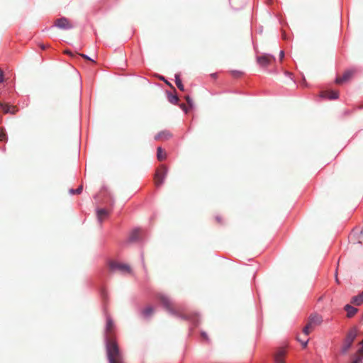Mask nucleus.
Wrapping results in <instances>:
<instances>
[{"mask_svg": "<svg viewBox=\"0 0 363 363\" xmlns=\"http://www.w3.org/2000/svg\"><path fill=\"white\" fill-rule=\"evenodd\" d=\"M106 349L109 363H124L123 355L120 351L118 344L111 337L106 340Z\"/></svg>", "mask_w": 363, "mask_h": 363, "instance_id": "obj_1", "label": "nucleus"}, {"mask_svg": "<svg viewBox=\"0 0 363 363\" xmlns=\"http://www.w3.org/2000/svg\"><path fill=\"white\" fill-rule=\"evenodd\" d=\"M323 322L321 315L317 314L311 315L307 324L303 329V332L306 335H308L316 327L320 325Z\"/></svg>", "mask_w": 363, "mask_h": 363, "instance_id": "obj_2", "label": "nucleus"}, {"mask_svg": "<svg viewBox=\"0 0 363 363\" xmlns=\"http://www.w3.org/2000/svg\"><path fill=\"white\" fill-rule=\"evenodd\" d=\"M158 298L168 311L173 314H177L179 313V308L171 301L168 296L163 294H160L158 295Z\"/></svg>", "mask_w": 363, "mask_h": 363, "instance_id": "obj_3", "label": "nucleus"}, {"mask_svg": "<svg viewBox=\"0 0 363 363\" xmlns=\"http://www.w3.org/2000/svg\"><path fill=\"white\" fill-rule=\"evenodd\" d=\"M357 335V330L356 328H352L351 330H349L342 347V353H346L349 350Z\"/></svg>", "mask_w": 363, "mask_h": 363, "instance_id": "obj_4", "label": "nucleus"}, {"mask_svg": "<svg viewBox=\"0 0 363 363\" xmlns=\"http://www.w3.org/2000/svg\"><path fill=\"white\" fill-rule=\"evenodd\" d=\"M167 174V168L166 166L161 165L158 167L154 177L155 184L157 187L160 186L163 184Z\"/></svg>", "mask_w": 363, "mask_h": 363, "instance_id": "obj_5", "label": "nucleus"}, {"mask_svg": "<svg viewBox=\"0 0 363 363\" xmlns=\"http://www.w3.org/2000/svg\"><path fill=\"white\" fill-rule=\"evenodd\" d=\"M109 269L111 272L119 271L124 274H130L132 270L128 264L111 261L108 264Z\"/></svg>", "mask_w": 363, "mask_h": 363, "instance_id": "obj_6", "label": "nucleus"}, {"mask_svg": "<svg viewBox=\"0 0 363 363\" xmlns=\"http://www.w3.org/2000/svg\"><path fill=\"white\" fill-rule=\"evenodd\" d=\"M257 63L262 67H267L275 61V57L269 54H264L257 57Z\"/></svg>", "mask_w": 363, "mask_h": 363, "instance_id": "obj_7", "label": "nucleus"}, {"mask_svg": "<svg viewBox=\"0 0 363 363\" xmlns=\"http://www.w3.org/2000/svg\"><path fill=\"white\" fill-rule=\"evenodd\" d=\"M354 73H355L354 69L346 70L343 73L342 77H338L336 78L335 83L337 84H341L348 82L354 76Z\"/></svg>", "mask_w": 363, "mask_h": 363, "instance_id": "obj_8", "label": "nucleus"}, {"mask_svg": "<svg viewBox=\"0 0 363 363\" xmlns=\"http://www.w3.org/2000/svg\"><path fill=\"white\" fill-rule=\"evenodd\" d=\"M55 26L60 29H70L72 28V25L69 19L65 17H62L57 19L55 21Z\"/></svg>", "mask_w": 363, "mask_h": 363, "instance_id": "obj_9", "label": "nucleus"}, {"mask_svg": "<svg viewBox=\"0 0 363 363\" xmlns=\"http://www.w3.org/2000/svg\"><path fill=\"white\" fill-rule=\"evenodd\" d=\"M320 96L322 98H326L328 99H337L339 97L338 91L330 90V91H323L320 94Z\"/></svg>", "mask_w": 363, "mask_h": 363, "instance_id": "obj_10", "label": "nucleus"}, {"mask_svg": "<svg viewBox=\"0 0 363 363\" xmlns=\"http://www.w3.org/2000/svg\"><path fill=\"white\" fill-rule=\"evenodd\" d=\"M286 354V351L284 349L280 348L278 350L274 355L275 363H284V357Z\"/></svg>", "mask_w": 363, "mask_h": 363, "instance_id": "obj_11", "label": "nucleus"}, {"mask_svg": "<svg viewBox=\"0 0 363 363\" xmlns=\"http://www.w3.org/2000/svg\"><path fill=\"white\" fill-rule=\"evenodd\" d=\"M172 133L168 130H163L155 136L156 140H167L172 137Z\"/></svg>", "mask_w": 363, "mask_h": 363, "instance_id": "obj_12", "label": "nucleus"}, {"mask_svg": "<svg viewBox=\"0 0 363 363\" xmlns=\"http://www.w3.org/2000/svg\"><path fill=\"white\" fill-rule=\"evenodd\" d=\"M154 312L155 308L151 306H148L141 311V315L144 318H150L154 314Z\"/></svg>", "mask_w": 363, "mask_h": 363, "instance_id": "obj_13", "label": "nucleus"}, {"mask_svg": "<svg viewBox=\"0 0 363 363\" xmlns=\"http://www.w3.org/2000/svg\"><path fill=\"white\" fill-rule=\"evenodd\" d=\"M0 106L4 113H11L12 114H15L17 111L16 106H11L6 104L0 103Z\"/></svg>", "mask_w": 363, "mask_h": 363, "instance_id": "obj_14", "label": "nucleus"}, {"mask_svg": "<svg viewBox=\"0 0 363 363\" xmlns=\"http://www.w3.org/2000/svg\"><path fill=\"white\" fill-rule=\"evenodd\" d=\"M141 234V230L140 229L133 230L130 235H129V241L130 242H135L139 240Z\"/></svg>", "mask_w": 363, "mask_h": 363, "instance_id": "obj_15", "label": "nucleus"}, {"mask_svg": "<svg viewBox=\"0 0 363 363\" xmlns=\"http://www.w3.org/2000/svg\"><path fill=\"white\" fill-rule=\"evenodd\" d=\"M344 309L347 311V317L352 318L353 317L357 312L358 309L347 304L345 306Z\"/></svg>", "mask_w": 363, "mask_h": 363, "instance_id": "obj_16", "label": "nucleus"}, {"mask_svg": "<svg viewBox=\"0 0 363 363\" xmlns=\"http://www.w3.org/2000/svg\"><path fill=\"white\" fill-rule=\"evenodd\" d=\"M351 303L355 306H360L363 303V291L357 296H353Z\"/></svg>", "mask_w": 363, "mask_h": 363, "instance_id": "obj_17", "label": "nucleus"}, {"mask_svg": "<svg viewBox=\"0 0 363 363\" xmlns=\"http://www.w3.org/2000/svg\"><path fill=\"white\" fill-rule=\"evenodd\" d=\"M96 214L98 220L101 223L102 220L108 216V212L107 210L101 208L97 210Z\"/></svg>", "mask_w": 363, "mask_h": 363, "instance_id": "obj_18", "label": "nucleus"}, {"mask_svg": "<svg viewBox=\"0 0 363 363\" xmlns=\"http://www.w3.org/2000/svg\"><path fill=\"white\" fill-rule=\"evenodd\" d=\"M157 157L160 161H163L167 157L166 152L161 147H158L157 149Z\"/></svg>", "mask_w": 363, "mask_h": 363, "instance_id": "obj_19", "label": "nucleus"}, {"mask_svg": "<svg viewBox=\"0 0 363 363\" xmlns=\"http://www.w3.org/2000/svg\"><path fill=\"white\" fill-rule=\"evenodd\" d=\"M113 330V322L111 318H108L107 321H106V333L111 334L112 333Z\"/></svg>", "mask_w": 363, "mask_h": 363, "instance_id": "obj_20", "label": "nucleus"}, {"mask_svg": "<svg viewBox=\"0 0 363 363\" xmlns=\"http://www.w3.org/2000/svg\"><path fill=\"white\" fill-rule=\"evenodd\" d=\"M175 83H176V85L178 87V89L181 91H184V86L182 82V80L180 79L179 78V74H176L175 75Z\"/></svg>", "mask_w": 363, "mask_h": 363, "instance_id": "obj_21", "label": "nucleus"}, {"mask_svg": "<svg viewBox=\"0 0 363 363\" xmlns=\"http://www.w3.org/2000/svg\"><path fill=\"white\" fill-rule=\"evenodd\" d=\"M363 361V351L359 350L352 363H359Z\"/></svg>", "mask_w": 363, "mask_h": 363, "instance_id": "obj_22", "label": "nucleus"}, {"mask_svg": "<svg viewBox=\"0 0 363 363\" xmlns=\"http://www.w3.org/2000/svg\"><path fill=\"white\" fill-rule=\"evenodd\" d=\"M169 101L172 103V104H177L179 101V99L177 96L175 95H169Z\"/></svg>", "mask_w": 363, "mask_h": 363, "instance_id": "obj_23", "label": "nucleus"}, {"mask_svg": "<svg viewBox=\"0 0 363 363\" xmlns=\"http://www.w3.org/2000/svg\"><path fill=\"white\" fill-rule=\"evenodd\" d=\"M82 189H83V186L82 185L79 186L77 189L74 190V189H70V193L72 194H79L82 193Z\"/></svg>", "mask_w": 363, "mask_h": 363, "instance_id": "obj_24", "label": "nucleus"}, {"mask_svg": "<svg viewBox=\"0 0 363 363\" xmlns=\"http://www.w3.org/2000/svg\"><path fill=\"white\" fill-rule=\"evenodd\" d=\"M185 99L188 104V106L189 107V108H193V106H194V103H193V101L192 99L189 97V96H185Z\"/></svg>", "mask_w": 363, "mask_h": 363, "instance_id": "obj_25", "label": "nucleus"}, {"mask_svg": "<svg viewBox=\"0 0 363 363\" xmlns=\"http://www.w3.org/2000/svg\"><path fill=\"white\" fill-rule=\"evenodd\" d=\"M6 140V136L5 133L2 129L0 128V140L4 141Z\"/></svg>", "mask_w": 363, "mask_h": 363, "instance_id": "obj_26", "label": "nucleus"}, {"mask_svg": "<svg viewBox=\"0 0 363 363\" xmlns=\"http://www.w3.org/2000/svg\"><path fill=\"white\" fill-rule=\"evenodd\" d=\"M79 56H81L82 57H83L85 60L91 61L95 63V61L94 60L91 59L90 57H89L87 55H86L84 54H79Z\"/></svg>", "mask_w": 363, "mask_h": 363, "instance_id": "obj_27", "label": "nucleus"}, {"mask_svg": "<svg viewBox=\"0 0 363 363\" xmlns=\"http://www.w3.org/2000/svg\"><path fill=\"white\" fill-rule=\"evenodd\" d=\"M232 74L234 77H238L242 74V72L240 71H232Z\"/></svg>", "mask_w": 363, "mask_h": 363, "instance_id": "obj_28", "label": "nucleus"}, {"mask_svg": "<svg viewBox=\"0 0 363 363\" xmlns=\"http://www.w3.org/2000/svg\"><path fill=\"white\" fill-rule=\"evenodd\" d=\"M4 80V72L0 69V83L3 82Z\"/></svg>", "mask_w": 363, "mask_h": 363, "instance_id": "obj_29", "label": "nucleus"}, {"mask_svg": "<svg viewBox=\"0 0 363 363\" xmlns=\"http://www.w3.org/2000/svg\"><path fill=\"white\" fill-rule=\"evenodd\" d=\"M180 106L182 108V110H184L186 113H187L189 111V110L190 109L189 108H188L187 106L184 104H181Z\"/></svg>", "mask_w": 363, "mask_h": 363, "instance_id": "obj_30", "label": "nucleus"}, {"mask_svg": "<svg viewBox=\"0 0 363 363\" xmlns=\"http://www.w3.org/2000/svg\"><path fill=\"white\" fill-rule=\"evenodd\" d=\"M64 53L67 54V55H69L71 57H74V55L71 51H69L68 50H65Z\"/></svg>", "mask_w": 363, "mask_h": 363, "instance_id": "obj_31", "label": "nucleus"}, {"mask_svg": "<svg viewBox=\"0 0 363 363\" xmlns=\"http://www.w3.org/2000/svg\"><path fill=\"white\" fill-rule=\"evenodd\" d=\"M298 340L300 341L303 345V347H306L307 346V344H308V340H306V341H301V340H299L298 338Z\"/></svg>", "mask_w": 363, "mask_h": 363, "instance_id": "obj_32", "label": "nucleus"}, {"mask_svg": "<svg viewBox=\"0 0 363 363\" xmlns=\"http://www.w3.org/2000/svg\"><path fill=\"white\" fill-rule=\"evenodd\" d=\"M284 57V52L283 50H281L279 52V58H280V60H282Z\"/></svg>", "mask_w": 363, "mask_h": 363, "instance_id": "obj_33", "label": "nucleus"}, {"mask_svg": "<svg viewBox=\"0 0 363 363\" xmlns=\"http://www.w3.org/2000/svg\"><path fill=\"white\" fill-rule=\"evenodd\" d=\"M40 48L43 49V50H45L46 48H48V45H45L44 44H41L40 45Z\"/></svg>", "mask_w": 363, "mask_h": 363, "instance_id": "obj_34", "label": "nucleus"}, {"mask_svg": "<svg viewBox=\"0 0 363 363\" xmlns=\"http://www.w3.org/2000/svg\"><path fill=\"white\" fill-rule=\"evenodd\" d=\"M216 220H217V222H218V223H220V222H221V218H220V217L217 216V217L216 218Z\"/></svg>", "mask_w": 363, "mask_h": 363, "instance_id": "obj_35", "label": "nucleus"}, {"mask_svg": "<svg viewBox=\"0 0 363 363\" xmlns=\"http://www.w3.org/2000/svg\"><path fill=\"white\" fill-rule=\"evenodd\" d=\"M201 336H202L204 339H207L206 334L205 333H201Z\"/></svg>", "mask_w": 363, "mask_h": 363, "instance_id": "obj_36", "label": "nucleus"}, {"mask_svg": "<svg viewBox=\"0 0 363 363\" xmlns=\"http://www.w3.org/2000/svg\"><path fill=\"white\" fill-rule=\"evenodd\" d=\"M335 281H336V282H337V284H339V283H340L339 279H338V278H337V275H336V277H335Z\"/></svg>", "mask_w": 363, "mask_h": 363, "instance_id": "obj_37", "label": "nucleus"}]
</instances>
